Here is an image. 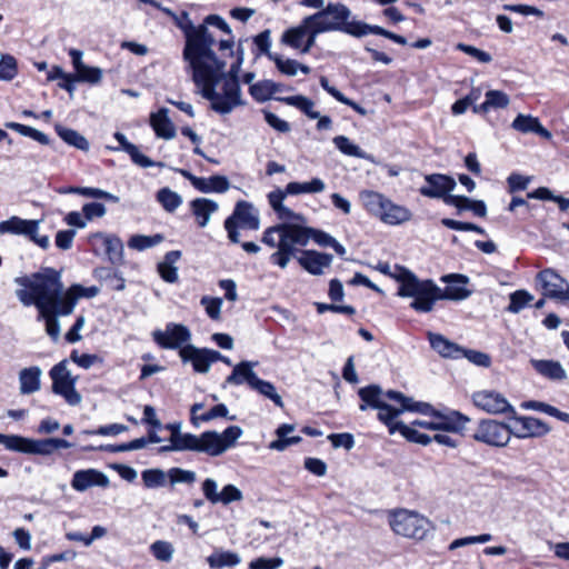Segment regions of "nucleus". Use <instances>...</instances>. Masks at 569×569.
Listing matches in <instances>:
<instances>
[{
	"label": "nucleus",
	"instance_id": "33",
	"mask_svg": "<svg viewBox=\"0 0 569 569\" xmlns=\"http://www.w3.org/2000/svg\"><path fill=\"white\" fill-rule=\"evenodd\" d=\"M383 395L382 389L378 385H369L358 390V396L361 400L359 409L366 411L368 408L379 409L387 408V402L381 399Z\"/></svg>",
	"mask_w": 569,
	"mask_h": 569
},
{
	"label": "nucleus",
	"instance_id": "11",
	"mask_svg": "<svg viewBox=\"0 0 569 569\" xmlns=\"http://www.w3.org/2000/svg\"><path fill=\"white\" fill-rule=\"evenodd\" d=\"M67 365L68 360L63 359L50 369L51 389L54 395L61 396L68 405L77 406L81 402V396L76 390L78 377L71 376Z\"/></svg>",
	"mask_w": 569,
	"mask_h": 569
},
{
	"label": "nucleus",
	"instance_id": "51",
	"mask_svg": "<svg viewBox=\"0 0 569 569\" xmlns=\"http://www.w3.org/2000/svg\"><path fill=\"white\" fill-rule=\"evenodd\" d=\"M521 406L525 409H532V410L541 411L551 417L559 419L560 421L569 423V413L560 411L558 408H556L551 405L540 402V401L530 400V401L523 402Z\"/></svg>",
	"mask_w": 569,
	"mask_h": 569
},
{
	"label": "nucleus",
	"instance_id": "6",
	"mask_svg": "<svg viewBox=\"0 0 569 569\" xmlns=\"http://www.w3.org/2000/svg\"><path fill=\"white\" fill-rule=\"evenodd\" d=\"M439 292L440 287L433 280H420L411 271L406 272L398 289V296L413 298L410 308L422 313L433 309L435 303L440 300Z\"/></svg>",
	"mask_w": 569,
	"mask_h": 569
},
{
	"label": "nucleus",
	"instance_id": "3",
	"mask_svg": "<svg viewBox=\"0 0 569 569\" xmlns=\"http://www.w3.org/2000/svg\"><path fill=\"white\" fill-rule=\"evenodd\" d=\"M172 21L184 36L182 58L188 63V68L201 58L209 56L217 41L208 28L203 24L194 26L187 11L176 14V19H172Z\"/></svg>",
	"mask_w": 569,
	"mask_h": 569
},
{
	"label": "nucleus",
	"instance_id": "17",
	"mask_svg": "<svg viewBox=\"0 0 569 569\" xmlns=\"http://www.w3.org/2000/svg\"><path fill=\"white\" fill-rule=\"evenodd\" d=\"M432 419L436 430L453 432L463 437L467 436L466 426L471 421L467 415L448 407L437 409Z\"/></svg>",
	"mask_w": 569,
	"mask_h": 569
},
{
	"label": "nucleus",
	"instance_id": "12",
	"mask_svg": "<svg viewBox=\"0 0 569 569\" xmlns=\"http://www.w3.org/2000/svg\"><path fill=\"white\" fill-rule=\"evenodd\" d=\"M152 339L161 349L180 350L190 345L191 332L184 325L168 322L164 330L157 329L152 332Z\"/></svg>",
	"mask_w": 569,
	"mask_h": 569
},
{
	"label": "nucleus",
	"instance_id": "36",
	"mask_svg": "<svg viewBox=\"0 0 569 569\" xmlns=\"http://www.w3.org/2000/svg\"><path fill=\"white\" fill-rule=\"evenodd\" d=\"M293 430L295 425L282 423L278 426V428L276 429L277 439L271 441L268 448L276 451H283L289 446L298 445L299 442H301L302 438L299 436L288 437V435L291 433Z\"/></svg>",
	"mask_w": 569,
	"mask_h": 569
},
{
	"label": "nucleus",
	"instance_id": "27",
	"mask_svg": "<svg viewBox=\"0 0 569 569\" xmlns=\"http://www.w3.org/2000/svg\"><path fill=\"white\" fill-rule=\"evenodd\" d=\"M169 110L160 108L157 112L150 116V126L158 138L170 140L176 137V128L173 122L168 117Z\"/></svg>",
	"mask_w": 569,
	"mask_h": 569
},
{
	"label": "nucleus",
	"instance_id": "44",
	"mask_svg": "<svg viewBox=\"0 0 569 569\" xmlns=\"http://www.w3.org/2000/svg\"><path fill=\"white\" fill-rule=\"evenodd\" d=\"M399 432L403 438L410 442L427 446L432 441V438L427 433H422L415 429L412 426H407L403 422H398L395 428H390V435Z\"/></svg>",
	"mask_w": 569,
	"mask_h": 569
},
{
	"label": "nucleus",
	"instance_id": "56",
	"mask_svg": "<svg viewBox=\"0 0 569 569\" xmlns=\"http://www.w3.org/2000/svg\"><path fill=\"white\" fill-rule=\"evenodd\" d=\"M106 249L104 254L112 263L120 262L123 256V244L120 238L113 234H109L108 239L104 240Z\"/></svg>",
	"mask_w": 569,
	"mask_h": 569
},
{
	"label": "nucleus",
	"instance_id": "25",
	"mask_svg": "<svg viewBox=\"0 0 569 569\" xmlns=\"http://www.w3.org/2000/svg\"><path fill=\"white\" fill-rule=\"evenodd\" d=\"M296 248L307 246L310 239L321 247H330L335 240L332 236L322 230L300 224H296Z\"/></svg>",
	"mask_w": 569,
	"mask_h": 569
},
{
	"label": "nucleus",
	"instance_id": "7",
	"mask_svg": "<svg viewBox=\"0 0 569 569\" xmlns=\"http://www.w3.org/2000/svg\"><path fill=\"white\" fill-rule=\"evenodd\" d=\"M0 445L9 451L50 456L58 449H68L72 443L62 438L31 439L19 435L0 433Z\"/></svg>",
	"mask_w": 569,
	"mask_h": 569
},
{
	"label": "nucleus",
	"instance_id": "52",
	"mask_svg": "<svg viewBox=\"0 0 569 569\" xmlns=\"http://www.w3.org/2000/svg\"><path fill=\"white\" fill-rule=\"evenodd\" d=\"M167 472L161 469H146L141 472L142 483L148 489H154L166 486Z\"/></svg>",
	"mask_w": 569,
	"mask_h": 569
},
{
	"label": "nucleus",
	"instance_id": "1",
	"mask_svg": "<svg viewBox=\"0 0 569 569\" xmlns=\"http://www.w3.org/2000/svg\"><path fill=\"white\" fill-rule=\"evenodd\" d=\"M14 281L22 287L16 291L17 298L23 306L37 308V320L44 322L46 333L53 342L60 338L59 317L71 315L79 299L93 298L99 293L98 287H83L79 283L64 290L61 271L51 267L18 277Z\"/></svg>",
	"mask_w": 569,
	"mask_h": 569
},
{
	"label": "nucleus",
	"instance_id": "46",
	"mask_svg": "<svg viewBox=\"0 0 569 569\" xmlns=\"http://www.w3.org/2000/svg\"><path fill=\"white\" fill-rule=\"evenodd\" d=\"M271 60L274 62L277 69L286 76H296L298 70L305 74H309L311 71L309 66L302 64L293 59H282L281 56L277 53L274 57H271Z\"/></svg>",
	"mask_w": 569,
	"mask_h": 569
},
{
	"label": "nucleus",
	"instance_id": "15",
	"mask_svg": "<svg viewBox=\"0 0 569 569\" xmlns=\"http://www.w3.org/2000/svg\"><path fill=\"white\" fill-rule=\"evenodd\" d=\"M242 429L239 426H229L222 433L214 430L204 431V439L208 445V456L217 457L234 447L237 440L242 436Z\"/></svg>",
	"mask_w": 569,
	"mask_h": 569
},
{
	"label": "nucleus",
	"instance_id": "60",
	"mask_svg": "<svg viewBox=\"0 0 569 569\" xmlns=\"http://www.w3.org/2000/svg\"><path fill=\"white\" fill-rule=\"evenodd\" d=\"M150 550L157 560L169 562L172 559L173 547L168 541L157 540L150 546Z\"/></svg>",
	"mask_w": 569,
	"mask_h": 569
},
{
	"label": "nucleus",
	"instance_id": "37",
	"mask_svg": "<svg viewBox=\"0 0 569 569\" xmlns=\"http://www.w3.org/2000/svg\"><path fill=\"white\" fill-rule=\"evenodd\" d=\"M511 127L522 133L533 132L541 137H550V132L542 127L538 118L525 114H518L511 123Z\"/></svg>",
	"mask_w": 569,
	"mask_h": 569
},
{
	"label": "nucleus",
	"instance_id": "35",
	"mask_svg": "<svg viewBox=\"0 0 569 569\" xmlns=\"http://www.w3.org/2000/svg\"><path fill=\"white\" fill-rule=\"evenodd\" d=\"M359 199L367 212L380 219L388 200L385 194L373 190H362L359 192Z\"/></svg>",
	"mask_w": 569,
	"mask_h": 569
},
{
	"label": "nucleus",
	"instance_id": "14",
	"mask_svg": "<svg viewBox=\"0 0 569 569\" xmlns=\"http://www.w3.org/2000/svg\"><path fill=\"white\" fill-rule=\"evenodd\" d=\"M182 362H190L198 373H207L212 363L220 359V352L209 348H198L193 345H186L179 351Z\"/></svg>",
	"mask_w": 569,
	"mask_h": 569
},
{
	"label": "nucleus",
	"instance_id": "57",
	"mask_svg": "<svg viewBox=\"0 0 569 569\" xmlns=\"http://www.w3.org/2000/svg\"><path fill=\"white\" fill-rule=\"evenodd\" d=\"M485 100L487 102L489 111L505 109L510 103L509 96L501 90H488L485 93Z\"/></svg>",
	"mask_w": 569,
	"mask_h": 569
},
{
	"label": "nucleus",
	"instance_id": "22",
	"mask_svg": "<svg viewBox=\"0 0 569 569\" xmlns=\"http://www.w3.org/2000/svg\"><path fill=\"white\" fill-rule=\"evenodd\" d=\"M332 260V254L317 250H302L301 254L297 257V261L301 268L313 276H321L323 269L331 266Z\"/></svg>",
	"mask_w": 569,
	"mask_h": 569
},
{
	"label": "nucleus",
	"instance_id": "61",
	"mask_svg": "<svg viewBox=\"0 0 569 569\" xmlns=\"http://www.w3.org/2000/svg\"><path fill=\"white\" fill-rule=\"evenodd\" d=\"M379 412L377 418L380 422L388 427V431L390 432V428H395V426L399 422L396 421V418L399 417L403 410L392 407L387 403V408H379Z\"/></svg>",
	"mask_w": 569,
	"mask_h": 569
},
{
	"label": "nucleus",
	"instance_id": "29",
	"mask_svg": "<svg viewBox=\"0 0 569 569\" xmlns=\"http://www.w3.org/2000/svg\"><path fill=\"white\" fill-rule=\"evenodd\" d=\"M170 442H173V447L177 451H196V452H204L208 455V445L204 439V432L200 436H196L192 433H180L174 439H169Z\"/></svg>",
	"mask_w": 569,
	"mask_h": 569
},
{
	"label": "nucleus",
	"instance_id": "28",
	"mask_svg": "<svg viewBox=\"0 0 569 569\" xmlns=\"http://www.w3.org/2000/svg\"><path fill=\"white\" fill-rule=\"evenodd\" d=\"M38 230V220H26L17 216L0 222V233L22 234L29 237V234H33Z\"/></svg>",
	"mask_w": 569,
	"mask_h": 569
},
{
	"label": "nucleus",
	"instance_id": "20",
	"mask_svg": "<svg viewBox=\"0 0 569 569\" xmlns=\"http://www.w3.org/2000/svg\"><path fill=\"white\" fill-rule=\"evenodd\" d=\"M109 485L107 475L93 468L77 470L71 479V487L78 492H83L91 487L107 488Z\"/></svg>",
	"mask_w": 569,
	"mask_h": 569
},
{
	"label": "nucleus",
	"instance_id": "59",
	"mask_svg": "<svg viewBox=\"0 0 569 569\" xmlns=\"http://www.w3.org/2000/svg\"><path fill=\"white\" fill-rule=\"evenodd\" d=\"M171 485L187 483L192 485L196 481V472L179 467H173L167 471Z\"/></svg>",
	"mask_w": 569,
	"mask_h": 569
},
{
	"label": "nucleus",
	"instance_id": "55",
	"mask_svg": "<svg viewBox=\"0 0 569 569\" xmlns=\"http://www.w3.org/2000/svg\"><path fill=\"white\" fill-rule=\"evenodd\" d=\"M332 142L335 147L343 154L356 157V158H363L365 152L361 150V148L353 142L350 141V139L346 136H336L332 139Z\"/></svg>",
	"mask_w": 569,
	"mask_h": 569
},
{
	"label": "nucleus",
	"instance_id": "48",
	"mask_svg": "<svg viewBox=\"0 0 569 569\" xmlns=\"http://www.w3.org/2000/svg\"><path fill=\"white\" fill-rule=\"evenodd\" d=\"M164 237L161 233L152 236L133 234L128 240V247L138 251H143L148 248L154 247L163 241Z\"/></svg>",
	"mask_w": 569,
	"mask_h": 569
},
{
	"label": "nucleus",
	"instance_id": "30",
	"mask_svg": "<svg viewBox=\"0 0 569 569\" xmlns=\"http://www.w3.org/2000/svg\"><path fill=\"white\" fill-rule=\"evenodd\" d=\"M411 218L412 213L407 207L397 204L388 198L380 220L386 224L397 226L409 221Z\"/></svg>",
	"mask_w": 569,
	"mask_h": 569
},
{
	"label": "nucleus",
	"instance_id": "64",
	"mask_svg": "<svg viewBox=\"0 0 569 569\" xmlns=\"http://www.w3.org/2000/svg\"><path fill=\"white\" fill-rule=\"evenodd\" d=\"M282 563L283 561L279 557H259L250 561L249 569H278Z\"/></svg>",
	"mask_w": 569,
	"mask_h": 569
},
{
	"label": "nucleus",
	"instance_id": "10",
	"mask_svg": "<svg viewBox=\"0 0 569 569\" xmlns=\"http://www.w3.org/2000/svg\"><path fill=\"white\" fill-rule=\"evenodd\" d=\"M472 440L489 447L503 448L511 439V428L496 419H480L472 433H467Z\"/></svg>",
	"mask_w": 569,
	"mask_h": 569
},
{
	"label": "nucleus",
	"instance_id": "47",
	"mask_svg": "<svg viewBox=\"0 0 569 569\" xmlns=\"http://www.w3.org/2000/svg\"><path fill=\"white\" fill-rule=\"evenodd\" d=\"M4 127L20 133L21 136L31 138L41 144L47 146L50 142V139L46 133H43L32 127H29V126H26V124H22L19 122H13V121L6 122Z\"/></svg>",
	"mask_w": 569,
	"mask_h": 569
},
{
	"label": "nucleus",
	"instance_id": "31",
	"mask_svg": "<svg viewBox=\"0 0 569 569\" xmlns=\"http://www.w3.org/2000/svg\"><path fill=\"white\" fill-rule=\"evenodd\" d=\"M218 203L211 199L207 198H196L190 201V210L194 216L197 224L200 228H204L209 220L210 216L218 210Z\"/></svg>",
	"mask_w": 569,
	"mask_h": 569
},
{
	"label": "nucleus",
	"instance_id": "43",
	"mask_svg": "<svg viewBox=\"0 0 569 569\" xmlns=\"http://www.w3.org/2000/svg\"><path fill=\"white\" fill-rule=\"evenodd\" d=\"M56 132L67 144L74 147L78 150L88 151L90 148L89 141L86 137L73 129L56 126Z\"/></svg>",
	"mask_w": 569,
	"mask_h": 569
},
{
	"label": "nucleus",
	"instance_id": "19",
	"mask_svg": "<svg viewBox=\"0 0 569 569\" xmlns=\"http://www.w3.org/2000/svg\"><path fill=\"white\" fill-rule=\"evenodd\" d=\"M425 180L427 184L420 187L419 193L427 198L442 199L443 201L457 186L452 177L443 173L427 174Z\"/></svg>",
	"mask_w": 569,
	"mask_h": 569
},
{
	"label": "nucleus",
	"instance_id": "9",
	"mask_svg": "<svg viewBox=\"0 0 569 569\" xmlns=\"http://www.w3.org/2000/svg\"><path fill=\"white\" fill-rule=\"evenodd\" d=\"M390 526L395 533L416 540L425 539L432 529L428 518L408 510L395 511L390 518Z\"/></svg>",
	"mask_w": 569,
	"mask_h": 569
},
{
	"label": "nucleus",
	"instance_id": "49",
	"mask_svg": "<svg viewBox=\"0 0 569 569\" xmlns=\"http://www.w3.org/2000/svg\"><path fill=\"white\" fill-rule=\"evenodd\" d=\"M533 300V296L525 290L519 289L509 295V305L507 311L510 313H519Z\"/></svg>",
	"mask_w": 569,
	"mask_h": 569
},
{
	"label": "nucleus",
	"instance_id": "5",
	"mask_svg": "<svg viewBox=\"0 0 569 569\" xmlns=\"http://www.w3.org/2000/svg\"><path fill=\"white\" fill-rule=\"evenodd\" d=\"M296 223H279L263 231L261 241L270 248H277L271 253L270 262L284 269L290 259L296 257L299 249L296 248Z\"/></svg>",
	"mask_w": 569,
	"mask_h": 569
},
{
	"label": "nucleus",
	"instance_id": "32",
	"mask_svg": "<svg viewBox=\"0 0 569 569\" xmlns=\"http://www.w3.org/2000/svg\"><path fill=\"white\" fill-rule=\"evenodd\" d=\"M312 23L310 16L305 17L301 22L287 29L281 36V42L292 49L299 50L303 44V39L308 36L309 26Z\"/></svg>",
	"mask_w": 569,
	"mask_h": 569
},
{
	"label": "nucleus",
	"instance_id": "13",
	"mask_svg": "<svg viewBox=\"0 0 569 569\" xmlns=\"http://www.w3.org/2000/svg\"><path fill=\"white\" fill-rule=\"evenodd\" d=\"M472 403L476 408L490 413H506L508 417L516 415V409L510 405L507 398L495 390H479L471 396Z\"/></svg>",
	"mask_w": 569,
	"mask_h": 569
},
{
	"label": "nucleus",
	"instance_id": "41",
	"mask_svg": "<svg viewBox=\"0 0 569 569\" xmlns=\"http://www.w3.org/2000/svg\"><path fill=\"white\" fill-rule=\"evenodd\" d=\"M53 80H59L58 87L66 90L70 96L76 90L74 83L79 82L76 73H67L59 66H53L47 73V81Z\"/></svg>",
	"mask_w": 569,
	"mask_h": 569
},
{
	"label": "nucleus",
	"instance_id": "63",
	"mask_svg": "<svg viewBox=\"0 0 569 569\" xmlns=\"http://www.w3.org/2000/svg\"><path fill=\"white\" fill-rule=\"evenodd\" d=\"M79 82L98 83L102 78V70L98 67H89L84 64V69H79L77 72Z\"/></svg>",
	"mask_w": 569,
	"mask_h": 569
},
{
	"label": "nucleus",
	"instance_id": "50",
	"mask_svg": "<svg viewBox=\"0 0 569 569\" xmlns=\"http://www.w3.org/2000/svg\"><path fill=\"white\" fill-rule=\"evenodd\" d=\"M251 390L257 391L259 395L270 399L277 407L283 408L282 398L277 393L276 387L270 381L262 380L258 377Z\"/></svg>",
	"mask_w": 569,
	"mask_h": 569
},
{
	"label": "nucleus",
	"instance_id": "42",
	"mask_svg": "<svg viewBox=\"0 0 569 569\" xmlns=\"http://www.w3.org/2000/svg\"><path fill=\"white\" fill-rule=\"evenodd\" d=\"M532 366L538 373L551 380H563L566 378V371L558 361L533 360Z\"/></svg>",
	"mask_w": 569,
	"mask_h": 569
},
{
	"label": "nucleus",
	"instance_id": "26",
	"mask_svg": "<svg viewBox=\"0 0 569 569\" xmlns=\"http://www.w3.org/2000/svg\"><path fill=\"white\" fill-rule=\"evenodd\" d=\"M430 347L443 358L459 359L463 352V348L448 340L440 333L428 332Z\"/></svg>",
	"mask_w": 569,
	"mask_h": 569
},
{
	"label": "nucleus",
	"instance_id": "24",
	"mask_svg": "<svg viewBox=\"0 0 569 569\" xmlns=\"http://www.w3.org/2000/svg\"><path fill=\"white\" fill-rule=\"evenodd\" d=\"M113 138L119 142V147H113L110 149L113 151L123 150L130 156V159L134 164L141 168H151L156 166L162 167L161 162L153 161L147 156L142 154L139 151L138 147L128 141L127 137L123 133L117 131L114 132Z\"/></svg>",
	"mask_w": 569,
	"mask_h": 569
},
{
	"label": "nucleus",
	"instance_id": "16",
	"mask_svg": "<svg viewBox=\"0 0 569 569\" xmlns=\"http://www.w3.org/2000/svg\"><path fill=\"white\" fill-rule=\"evenodd\" d=\"M536 281L543 291L545 297L566 300L569 298V283L551 268L539 271Z\"/></svg>",
	"mask_w": 569,
	"mask_h": 569
},
{
	"label": "nucleus",
	"instance_id": "58",
	"mask_svg": "<svg viewBox=\"0 0 569 569\" xmlns=\"http://www.w3.org/2000/svg\"><path fill=\"white\" fill-rule=\"evenodd\" d=\"M18 74L17 59L11 54H2L0 59V80L11 81Z\"/></svg>",
	"mask_w": 569,
	"mask_h": 569
},
{
	"label": "nucleus",
	"instance_id": "39",
	"mask_svg": "<svg viewBox=\"0 0 569 569\" xmlns=\"http://www.w3.org/2000/svg\"><path fill=\"white\" fill-rule=\"evenodd\" d=\"M240 556L230 550H214L207 557V563L211 569L232 568L240 563Z\"/></svg>",
	"mask_w": 569,
	"mask_h": 569
},
{
	"label": "nucleus",
	"instance_id": "38",
	"mask_svg": "<svg viewBox=\"0 0 569 569\" xmlns=\"http://www.w3.org/2000/svg\"><path fill=\"white\" fill-rule=\"evenodd\" d=\"M41 369L37 366L24 368L19 372L20 392L30 395L40 389Z\"/></svg>",
	"mask_w": 569,
	"mask_h": 569
},
{
	"label": "nucleus",
	"instance_id": "53",
	"mask_svg": "<svg viewBox=\"0 0 569 569\" xmlns=\"http://www.w3.org/2000/svg\"><path fill=\"white\" fill-rule=\"evenodd\" d=\"M156 198L168 212H173L182 203V198L169 188L160 189L157 192Z\"/></svg>",
	"mask_w": 569,
	"mask_h": 569
},
{
	"label": "nucleus",
	"instance_id": "18",
	"mask_svg": "<svg viewBox=\"0 0 569 569\" xmlns=\"http://www.w3.org/2000/svg\"><path fill=\"white\" fill-rule=\"evenodd\" d=\"M510 420H515L518 427L511 428V436L518 439L540 438L549 433L550 427L539 418L531 416H509Z\"/></svg>",
	"mask_w": 569,
	"mask_h": 569
},
{
	"label": "nucleus",
	"instance_id": "4",
	"mask_svg": "<svg viewBox=\"0 0 569 569\" xmlns=\"http://www.w3.org/2000/svg\"><path fill=\"white\" fill-rule=\"evenodd\" d=\"M310 19L325 33L338 31L355 38L366 37L367 23L356 20L349 7L342 2H329L323 9L310 14Z\"/></svg>",
	"mask_w": 569,
	"mask_h": 569
},
{
	"label": "nucleus",
	"instance_id": "34",
	"mask_svg": "<svg viewBox=\"0 0 569 569\" xmlns=\"http://www.w3.org/2000/svg\"><path fill=\"white\" fill-rule=\"evenodd\" d=\"M181 258L180 250H171L164 254L161 262L158 263L157 270L161 279L168 283H176L179 279L178 269L174 263Z\"/></svg>",
	"mask_w": 569,
	"mask_h": 569
},
{
	"label": "nucleus",
	"instance_id": "8",
	"mask_svg": "<svg viewBox=\"0 0 569 569\" xmlns=\"http://www.w3.org/2000/svg\"><path fill=\"white\" fill-rule=\"evenodd\" d=\"M223 227L230 242L240 243L238 229L258 230L260 227L259 213L251 202L240 200L236 203L232 213L224 220Z\"/></svg>",
	"mask_w": 569,
	"mask_h": 569
},
{
	"label": "nucleus",
	"instance_id": "62",
	"mask_svg": "<svg viewBox=\"0 0 569 569\" xmlns=\"http://www.w3.org/2000/svg\"><path fill=\"white\" fill-rule=\"evenodd\" d=\"M70 360L77 363L82 369H89L94 363H102L103 359L98 355L91 353H81L79 355L78 350H72L70 353Z\"/></svg>",
	"mask_w": 569,
	"mask_h": 569
},
{
	"label": "nucleus",
	"instance_id": "45",
	"mask_svg": "<svg viewBox=\"0 0 569 569\" xmlns=\"http://www.w3.org/2000/svg\"><path fill=\"white\" fill-rule=\"evenodd\" d=\"M326 188L325 182L320 178H313L309 182H289L286 186L287 193L296 196L300 193H318Z\"/></svg>",
	"mask_w": 569,
	"mask_h": 569
},
{
	"label": "nucleus",
	"instance_id": "21",
	"mask_svg": "<svg viewBox=\"0 0 569 569\" xmlns=\"http://www.w3.org/2000/svg\"><path fill=\"white\" fill-rule=\"evenodd\" d=\"M442 282L448 283L443 289L440 288L439 298L440 300H453L461 301L471 296V290L457 286L455 283L466 284L469 282V278L460 273L445 274L440 279Z\"/></svg>",
	"mask_w": 569,
	"mask_h": 569
},
{
	"label": "nucleus",
	"instance_id": "40",
	"mask_svg": "<svg viewBox=\"0 0 569 569\" xmlns=\"http://www.w3.org/2000/svg\"><path fill=\"white\" fill-rule=\"evenodd\" d=\"M274 100L280 101L287 106L297 108L310 119L319 118V112L313 110V101L308 97L297 94L290 97H277L274 98Z\"/></svg>",
	"mask_w": 569,
	"mask_h": 569
},
{
	"label": "nucleus",
	"instance_id": "23",
	"mask_svg": "<svg viewBox=\"0 0 569 569\" xmlns=\"http://www.w3.org/2000/svg\"><path fill=\"white\" fill-rule=\"evenodd\" d=\"M258 365L257 361H241L237 363L231 373L226 378L223 387L229 386H241L246 383L250 389L258 379L257 373L253 371V367Z\"/></svg>",
	"mask_w": 569,
	"mask_h": 569
},
{
	"label": "nucleus",
	"instance_id": "54",
	"mask_svg": "<svg viewBox=\"0 0 569 569\" xmlns=\"http://www.w3.org/2000/svg\"><path fill=\"white\" fill-rule=\"evenodd\" d=\"M272 80H261L249 87V93L257 102H266L272 98Z\"/></svg>",
	"mask_w": 569,
	"mask_h": 569
},
{
	"label": "nucleus",
	"instance_id": "2",
	"mask_svg": "<svg viewBox=\"0 0 569 569\" xmlns=\"http://www.w3.org/2000/svg\"><path fill=\"white\" fill-rule=\"evenodd\" d=\"M226 61L214 50L201 58L189 69L192 81L201 88V94L210 101V108L220 114L230 113L236 107L244 106L239 80L226 78Z\"/></svg>",
	"mask_w": 569,
	"mask_h": 569
}]
</instances>
